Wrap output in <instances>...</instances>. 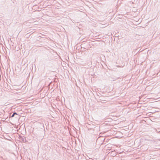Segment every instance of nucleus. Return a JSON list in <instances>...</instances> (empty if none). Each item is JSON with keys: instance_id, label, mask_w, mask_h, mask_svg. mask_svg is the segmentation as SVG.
<instances>
[{"instance_id": "nucleus-1", "label": "nucleus", "mask_w": 160, "mask_h": 160, "mask_svg": "<svg viewBox=\"0 0 160 160\" xmlns=\"http://www.w3.org/2000/svg\"><path fill=\"white\" fill-rule=\"evenodd\" d=\"M20 139L21 140H22L23 142H26V140L25 138L24 137H20Z\"/></svg>"}, {"instance_id": "nucleus-2", "label": "nucleus", "mask_w": 160, "mask_h": 160, "mask_svg": "<svg viewBox=\"0 0 160 160\" xmlns=\"http://www.w3.org/2000/svg\"><path fill=\"white\" fill-rule=\"evenodd\" d=\"M18 115L17 113L16 112H14L11 115V117H14V115Z\"/></svg>"}, {"instance_id": "nucleus-3", "label": "nucleus", "mask_w": 160, "mask_h": 160, "mask_svg": "<svg viewBox=\"0 0 160 160\" xmlns=\"http://www.w3.org/2000/svg\"><path fill=\"white\" fill-rule=\"evenodd\" d=\"M89 160H91V159L89 158Z\"/></svg>"}]
</instances>
